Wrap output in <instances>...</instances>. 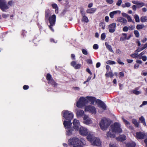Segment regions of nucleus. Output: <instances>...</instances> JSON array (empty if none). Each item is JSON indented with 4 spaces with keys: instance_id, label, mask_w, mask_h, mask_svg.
<instances>
[{
    "instance_id": "obj_1",
    "label": "nucleus",
    "mask_w": 147,
    "mask_h": 147,
    "mask_svg": "<svg viewBox=\"0 0 147 147\" xmlns=\"http://www.w3.org/2000/svg\"><path fill=\"white\" fill-rule=\"evenodd\" d=\"M122 132V130L120 128V125L118 123H115L113 125L111 126V129L107 133V137H114L115 133H120Z\"/></svg>"
},
{
    "instance_id": "obj_2",
    "label": "nucleus",
    "mask_w": 147,
    "mask_h": 147,
    "mask_svg": "<svg viewBox=\"0 0 147 147\" xmlns=\"http://www.w3.org/2000/svg\"><path fill=\"white\" fill-rule=\"evenodd\" d=\"M87 139L93 146H99L101 144V142L99 138L94 137L92 133H89Z\"/></svg>"
},
{
    "instance_id": "obj_3",
    "label": "nucleus",
    "mask_w": 147,
    "mask_h": 147,
    "mask_svg": "<svg viewBox=\"0 0 147 147\" xmlns=\"http://www.w3.org/2000/svg\"><path fill=\"white\" fill-rule=\"evenodd\" d=\"M68 144L73 147H83L84 143L78 138L74 137L70 139L68 141Z\"/></svg>"
},
{
    "instance_id": "obj_4",
    "label": "nucleus",
    "mask_w": 147,
    "mask_h": 147,
    "mask_svg": "<svg viewBox=\"0 0 147 147\" xmlns=\"http://www.w3.org/2000/svg\"><path fill=\"white\" fill-rule=\"evenodd\" d=\"M99 125L100 129L102 130H106L110 125L109 121L106 118H102L100 122Z\"/></svg>"
},
{
    "instance_id": "obj_5",
    "label": "nucleus",
    "mask_w": 147,
    "mask_h": 147,
    "mask_svg": "<svg viewBox=\"0 0 147 147\" xmlns=\"http://www.w3.org/2000/svg\"><path fill=\"white\" fill-rule=\"evenodd\" d=\"M62 116L66 120H71L74 117V115L71 112L63 111L62 112Z\"/></svg>"
},
{
    "instance_id": "obj_6",
    "label": "nucleus",
    "mask_w": 147,
    "mask_h": 147,
    "mask_svg": "<svg viewBox=\"0 0 147 147\" xmlns=\"http://www.w3.org/2000/svg\"><path fill=\"white\" fill-rule=\"evenodd\" d=\"M88 102V100L86 98L80 97L77 102L76 106L79 108H82Z\"/></svg>"
},
{
    "instance_id": "obj_7",
    "label": "nucleus",
    "mask_w": 147,
    "mask_h": 147,
    "mask_svg": "<svg viewBox=\"0 0 147 147\" xmlns=\"http://www.w3.org/2000/svg\"><path fill=\"white\" fill-rule=\"evenodd\" d=\"M49 21L50 24V25L49 26L50 29L53 32L54 31V30L52 26L55 25L56 21V16L53 15L50 17L49 18Z\"/></svg>"
},
{
    "instance_id": "obj_8",
    "label": "nucleus",
    "mask_w": 147,
    "mask_h": 147,
    "mask_svg": "<svg viewBox=\"0 0 147 147\" xmlns=\"http://www.w3.org/2000/svg\"><path fill=\"white\" fill-rule=\"evenodd\" d=\"M78 131L79 134L83 136H86L88 134V130L87 128L82 126H81L79 128Z\"/></svg>"
},
{
    "instance_id": "obj_9",
    "label": "nucleus",
    "mask_w": 147,
    "mask_h": 147,
    "mask_svg": "<svg viewBox=\"0 0 147 147\" xmlns=\"http://www.w3.org/2000/svg\"><path fill=\"white\" fill-rule=\"evenodd\" d=\"M85 111H88L92 114H96V110L94 107L91 105L86 106L85 107Z\"/></svg>"
},
{
    "instance_id": "obj_10",
    "label": "nucleus",
    "mask_w": 147,
    "mask_h": 147,
    "mask_svg": "<svg viewBox=\"0 0 147 147\" xmlns=\"http://www.w3.org/2000/svg\"><path fill=\"white\" fill-rule=\"evenodd\" d=\"M0 7L3 11H5V9L8 8L6 3L4 0H0Z\"/></svg>"
},
{
    "instance_id": "obj_11",
    "label": "nucleus",
    "mask_w": 147,
    "mask_h": 147,
    "mask_svg": "<svg viewBox=\"0 0 147 147\" xmlns=\"http://www.w3.org/2000/svg\"><path fill=\"white\" fill-rule=\"evenodd\" d=\"M147 135L146 134L141 132H137L136 133V138L138 139H142L146 137Z\"/></svg>"
},
{
    "instance_id": "obj_12",
    "label": "nucleus",
    "mask_w": 147,
    "mask_h": 147,
    "mask_svg": "<svg viewBox=\"0 0 147 147\" xmlns=\"http://www.w3.org/2000/svg\"><path fill=\"white\" fill-rule=\"evenodd\" d=\"M73 124L74 128L76 131H78L80 125V123L79 120L74 119V120Z\"/></svg>"
},
{
    "instance_id": "obj_13",
    "label": "nucleus",
    "mask_w": 147,
    "mask_h": 147,
    "mask_svg": "<svg viewBox=\"0 0 147 147\" xmlns=\"http://www.w3.org/2000/svg\"><path fill=\"white\" fill-rule=\"evenodd\" d=\"M116 27V23H113L109 25V31L111 33H113L115 31Z\"/></svg>"
},
{
    "instance_id": "obj_14",
    "label": "nucleus",
    "mask_w": 147,
    "mask_h": 147,
    "mask_svg": "<svg viewBox=\"0 0 147 147\" xmlns=\"http://www.w3.org/2000/svg\"><path fill=\"white\" fill-rule=\"evenodd\" d=\"M67 135L68 136H71L75 134V131L73 128L71 127L66 129Z\"/></svg>"
},
{
    "instance_id": "obj_15",
    "label": "nucleus",
    "mask_w": 147,
    "mask_h": 147,
    "mask_svg": "<svg viewBox=\"0 0 147 147\" xmlns=\"http://www.w3.org/2000/svg\"><path fill=\"white\" fill-rule=\"evenodd\" d=\"M71 120H68L64 121L63 124L66 129L71 127L72 123H71Z\"/></svg>"
},
{
    "instance_id": "obj_16",
    "label": "nucleus",
    "mask_w": 147,
    "mask_h": 147,
    "mask_svg": "<svg viewBox=\"0 0 147 147\" xmlns=\"http://www.w3.org/2000/svg\"><path fill=\"white\" fill-rule=\"evenodd\" d=\"M96 102L100 106V107L102 108L103 110H105L106 109V107L105 104L100 100H97L96 101Z\"/></svg>"
},
{
    "instance_id": "obj_17",
    "label": "nucleus",
    "mask_w": 147,
    "mask_h": 147,
    "mask_svg": "<svg viewBox=\"0 0 147 147\" xmlns=\"http://www.w3.org/2000/svg\"><path fill=\"white\" fill-rule=\"evenodd\" d=\"M71 65L73 66L75 69H78L80 68L81 65L80 64H76V63L75 61H73L71 63Z\"/></svg>"
},
{
    "instance_id": "obj_18",
    "label": "nucleus",
    "mask_w": 147,
    "mask_h": 147,
    "mask_svg": "<svg viewBox=\"0 0 147 147\" xmlns=\"http://www.w3.org/2000/svg\"><path fill=\"white\" fill-rule=\"evenodd\" d=\"M121 11L119 10H116L113 11L112 12H110L109 13V16L110 18L112 19L114 18V16L117 13H119V14H120L121 13Z\"/></svg>"
},
{
    "instance_id": "obj_19",
    "label": "nucleus",
    "mask_w": 147,
    "mask_h": 147,
    "mask_svg": "<svg viewBox=\"0 0 147 147\" xmlns=\"http://www.w3.org/2000/svg\"><path fill=\"white\" fill-rule=\"evenodd\" d=\"M86 99L88 100V102L89 101L91 102V104H93L94 102L96 101V98L94 97L87 96L86 97Z\"/></svg>"
},
{
    "instance_id": "obj_20",
    "label": "nucleus",
    "mask_w": 147,
    "mask_h": 147,
    "mask_svg": "<svg viewBox=\"0 0 147 147\" xmlns=\"http://www.w3.org/2000/svg\"><path fill=\"white\" fill-rule=\"evenodd\" d=\"M84 114V112L81 110H77L76 115L78 117H80L82 116Z\"/></svg>"
},
{
    "instance_id": "obj_21",
    "label": "nucleus",
    "mask_w": 147,
    "mask_h": 147,
    "mask_svg": "<svg viewBox=\"0 0 147 147\" xmlns=\"http://www.w3.org/2000/svg\"><path fill=\"white\" fill-rule=\"evenodd\" d=\"M125 40H127V34L126 33H122L121 36L120 37V40L121 41H123Z\"/></svg>"
},
{
    "instance_id": "obj_22",
    "label": "nucleus",
    "mask_w": 147,
    "mask_h": 147,
    "mask_svg": "<svg viewBox=\"0 0 147 147\" xmlns=\"http://www.w3.org/2000/svg\"><path fill=\"white\" fill-rule=\"evenodd\" d=\"M117 20L119 22L124 24H126L127 22L126 19L122 17H119L118 18Z\"/></svg>"
},
{
    "instance_id": "obj_23",
    "label": "nucleus",
    "mask_w": 147,
    "mask_h": 147,
    "mask_svg": "<svg viewBox=\"0 0 147 147\" xmlns=\"http://www.w3.org/2000/svg\"><path fill=\"white\" fill-rule=\"evenodd\" d=\"M116 139L118 141H122L126 140V137L124 135H121L119 137L117 138Z\"/></svg>"
},
{
    "instance_id": "obj_24",
    "label": "nucleus",
    "mask_w": 147,
    "mask_h": 147,
    "mask_svg": "<svg viewBox=\"0 0 147 147\" xmlns=\"http://www.w3.org/2000/svg\"><path fill=\"white\" fill-rule=\"evenodd\" d=\"M105 45L107 49L109 51L112 53H114V51L112 49L111 46L109 45L108 43L106 42L105 43Z\"/></svg>"
},
{
    "instance_id": "obj_25",
    "label": "nucleus",
    "mask_w": 147,
    "mask_h": 147,
    "mask_svg": "<svg viewBox=\"0 0 147 147\" xmlns=\"http://www.w3.org/2000/svg\"><path fill=\"white\" fill-rule=\"evenodd\" d=\"M96 10V9L95 8H92L88 9L86 11V12L88 13H94Z\"/></svg>"
},
{
    "instance_id": "obj_26",
    "label": "nucleus",
    "mask_w": 147,
    "mask_h": 147,
    "mask_svg": "<svg viewBox=\"0 0 147 147\" xmlns=\"http://www.w3.org/2000/svg\"><path fill=\"white\" fill-rule=\"evenodd\" d=\"M83 123L86 125H89L92 123V121L90 119L88 118L84 121Z\"/></svg>"
},
{
    "instance_id": "obj_27",
    "label": "nucleus",
    "mask_w": 147,
    "mask_h": 147,
    "mask_svg": "<svg viewBox=\"0 0 147 147\" xmlns=\"http://www.w3.org/2000/svg\"><path fill=\"white\" fill-rule=\"evenodd\" d=\"M138 88H135L134 90H133V93L136 95H138L140 94L141 92L140 91L138 90Z\"/></svg>"
},
{
    "instance_id": "obj_28",
    "label": "nucleus",
    "mask_w": 147,
    "mask_h": 147,
    "mask_svg": "<svg viewBox=\"0 0 147 147\" xmlns=\"http://www.w3.org/2000/svg\"><path fill=\"white\" fill-rule=\"evenodd\" d=\"M136 145V144L134 142L129 143L126 144L127 147H135Z\"/></svg>"
},
{
    "instance_id": "obj_29",
    "label": "nucleus",
    "mask_w": 147,
    "mask_h": 147,
    "mask_svg": "<svg viewBox=\"0 0 147 147\" xmlns=\"http://www.w3.org/2000/svg\"><path fill=\"white\" fill-rule=\"evenodd\" d=\"M145 27L144 24H138L136 26V29L139 30L142 29Z\"/></svg>"
},
{
    "instance_id": "obj_30",
    "label": "nucleus",
    "mask_w": 147,
    "mask_h": 147,
    "mask_svg": "<svg viewBox=\"0 0 147 147\" xmlns=\"http://www.w3.org/2000/svg\"><path fill=\"white\" fill-rule=\"evenodd\" d=\"M140 20L142 22H145L147 20V17L143 16L140 18Z\"/></svg>"
},
{
    "instance_id": "obj_31",
    "label": "nucleus",
    "mask_w": 147,
    "mask_h": 147,
    "mask_svg": "<svg viewBox=\"0 0 147 147\" xmlns=\"http://www.w3.org/2000/svg\"><path fill=\"white\" fill-rule=\"evenodd\" d=\"M139 120L140 121L143 123V125L144 126L146 125V124L145 121V119L144 117L142 116L140 118H139Z\"/></svg>"
},
{
    "instance_id": "obj_32",
    "label": "nucleus",
    "mask_w": 147,
    "mask_h": 147,
    "mask_svg": "<svg viewBox=\"0 0 147 147\" xmlns=\"http://www.w3.org/2000/svg\"><path fill=\"white\" fill-rule=\"evenodd\" d=\"M121 6L123 8L128 7L131 6V3L129 2H127L125 3V4H122Z\"/></svg>"
},
{
    "instance_id": "obj_33",
    "label": "nucleus",
    "mask_w": 147,
    "mask_h": 147,
    "mask_svg": "<svg viewBox=\"0 0 147 147\" xmlns=\"http://www.w3.org/2000/svg\"><path fill=\"white\" fill-rule=\"evenodd\" d=\"M105 76H106L108 77H111L112 78L114 76L113 73L111 72H109L108 73H106Z\"/></svg>"
},
{
    "instance_id": "obj_34",
    "label": "nucleus",
    "mask_w": 147,
    "mask_h": 147,
    "mask_svg": "<svg viewBox=\"0 0 147 147\" xmlns=\"http://www.w3.org/2000/svg\"><path fill=\"white\" fill-rule=\"evenodd\" d=\"M132 122L134 124L135 126L136 127H138L139 125H138V123L137 122L136 120L133 119L132 120Z\"/></svg>"
},
{
    "instance_id": "obj_35",
    "label": "nucleus",
    "mask_w": 147,
    "mask_h": 147,
    "mask_svg": "<svg viewBox=\"0 0 147 147\" xmlns=\"http://www.w3.org/2000/svg\"><path fill=\"white\" fill-rule=\"evenodd\" d=\"M122 119L123 121V122L125 123V125L127 127H130V123L127 120L124 119L123 118H122Z\"/></svg>"
},
{
    "instance_id": "obj_36",
    "label": "nucleus",
    "mask_w": 147,
    "mask_h": 147,
    "mask_svg": "<svg viewBox=\"0 0 147 147\" xmlns=\"http://www.w3.org/2000/svg\"><path fill=\"white\" fill-rule=\"evenodd\" d=\"M49 83H50L52 85H54V86H56L57 84L52 79L49 82Z\"/></svg>"
},
{
    "instance_id": "obj_37",
    "label": "nucleus",
    "mask_w": 147,
    "mask_h": 147,
    "mask_svg": "<svg viewBox=\"0 0 147 147\" xmlns=\"http://www.w3.org/2000/svg\"><path fill=\"white\" fill-rule=\"evenodd\" d=\"M134 18L135 20V21L136 22H140L139 17L138 15H135L134 16Z\"/></svg>"
},
{
    "instance_id": "obj_38",
    "label": "nucleus",
    "mask_w": 147,
    "mask_h": 147,
    "mask_svg": "<svg viewBox=\"0 0 147 147\" xmlns=\"http://www.w3.org/2000/svg\"><path fill=\"white\" fill-rule=\"evenodd\" d=\"M134 34L136 37L138 38L140 36V34L139 32L137 30H135L134 31Z\"/></svg>"
},
{
    "instance_id": "obj_39",
    "label": "nucleus",
    "mask_w": 147,
    "mask_h": 147,
    "mask_svg": "<svg viewBox=\"0 0 147 147\" xmlns=\"http://www.w3.org/2000/svg\"><path fill=\"white\" fill-rule=\"evenodd\" d=\"M106 63L107 64H109L111 65L115 64L116 63L115 61L111 60H108L107 61Z\"/></svg>"
},
{
    "instance_id": "obj_40",
    "label": "nucleus",
    "mask_w": 147,
    "mask_h": 147,
    "mask_svg": "<svg viewBox=\"0 0 147 147\" xmlns=\"http://www.w3.org/2000/svg\"><path fill=\"white\" fill-rule=\"evenodd\" d=\"M82 20L86 23L88 22V18L86 16H84L83 17Z\"/></svg>"
},
{
    "instance_id": "obj_41",
    "label": "nucleus",
    "mask_w": 147,
    "mask_h": 147,
    "mask_svg": "<svg viewBox=\"0 0 147 147\" xmlns=\"http://www.w3.org/2000/svg\"><path fill=\"white\" fill-rule=\"evenodd\" d=\"M82 53L84 55H87L88 54V52L87 50L84 49H82Z\"/></svg>"
},
{
    "instance_id": "obj_42",
    "label": "nucleus",
    "mask_w": 147,
    "mask_h": 147,
    "mask_svg": "<svg viewBox=\"0 0 147 147\" xmlns=\"http://www.w3.org/2000/svg\"><path fill=\"white\" fill-rule=\"evenodd\" d=\"M47 79L49 81L52 79H51V76L49 74H48L47 76Z\"/></svg>"
},
{
    "instance_id": "obj_43",
    "label": "nucleus",
    "mask_w": 147,
    "mask_h": 147,
    "mask_svg": "<svg viewBox=\"0 0 147 147\" xmlns=\"http://www.w3.org/2000/svg\"><path fill=\"white\" fill-rule=\"evenodd\" d=\"M138 55V53L136 52V51L135 52V53L132 54H131L130 56L131 57L133 58H136L137 56Z\"/></svg>"
},
{
    "instance_id": "obj_44",
    "label": "nucleus",
    "mask_w": 147,
    "mask_h": 147,
    "mask_svg": "<svg viewBox=\"0 0 147 147\" xmlns=\"http://www.w3.org/2000/svg\"><path fill=\"white\" fill-rule=\"evenodd\" d=\"M100 26L101 27L102 29L104 30L105 28V24L104 23L102 22L100 23Z\"/></svg>"
},
{
    "instance_id": "obj_45",
    "label": "nucleus",
    "mask_w": 147,
    "mask_h": 147,
    "mask_svg": "<svg viewBox=\"0 0 147 147\" xmlns=\"http://www.w3.org/2000/svg\"><path fill=\"white\" fill-rule=\"evenodd\" d=\"M122 3V0H118L116 3V5L118 6H120Z\"/></svg>"
},
{
    "instance_id": "obj_46",
    "label": "nucleus",
    "mask_w": 147,
    "mask_h": 147,
    "mask_svg": "<svg viewBox=\"0 0 147 147\" xmlns=\"http://www.w3.org/2000/svg\"><path fill=\"white\" fill-rule=\"evenodd\" d=\"M105 33H103L101 36V39L102 40H104L105 38Z\"/></svg>"
},
{
    "instance_id": "obj_47",
    "label": "nucleus",
    "mask_w": 147,
    "mask_h": 147,
    "mask_svg": "<svg viewBox=\"0 0 147 147\" xmlns=\"http://www.w3.org/2000/svg\"><path fill=\"white\" fill-rule=\"evenodd\" d=\"M128 27V30H134L135 28L134 26L132 25Z\"/></svg>"
},
{
    "instance_id": "obj_48",
    "label": "nucleus",
    "mask_w": 147,
    "mask_h": 147,
    "mask_svg": "<svg viewBox=\"0 0 147 147\" xmlns=\"http://www.w3.org/2000/svg\"><path fill=\"white\" fill-rule=\"evenodd\" d=\"M128 27L127 26H124L123 28V30L125 32H126L128 30Z\"/></svg>"
},
{
    "instance_id": "obj_49",
    "label": "nucleus",
    "mask_w": 147,
    "mask_h": 147,
    "mask_svg": "<svg viewBox=\"0 0 147 147\" xmlns=\"http://www.w3.org/2000/svg\"><path fill=\"white\" fill-rule=\"evenodd\" d=\"M93 48L94 49H97L98 48V46L97 44H94L93 45Z\"/></svg>"
},
{
    "instance_id": "obj_50",
    "label": "nucleus",
    "mask_w": 147,
    "mask_h": 147,
    "mask_svg": "<svg viewBox=\"0 0 147 147\" xmlns=\"http://www.w3.org/2000/svg\"><path fill=\"white\" fill-rule=\"evenodd\" d=\"M126 18L129 22H133L132 19L128 15Z\"/></svg>"
},
{
    "instance_id": "obj_51",
    "label": "nucleus",
    "mask_w": 147,
    "mask_h": 147,
    "mask_svg": "<svg viewBox=\"0 0 147 147\" xmlns=\"http://www.w3.org/2000/svg\"><path fill=\"white\" fill-rule=\"evenodd\" d=\"M117 61L118 63L120 64L123 65L124 64V63L123 62H122L121 61V59H117Z\"/></svg>"
},
{
    "instance_id": "obj_52",
    "label": "nucleus",
    "mask_w": 147,
    "mask_h": 147,
    "mask_svg": "<svg viewBox=\"0 0 147 147\" xmlns=\"http://www.w3.org/2000/svg\"><path fill=\"white\" fill-rule=\"evenodd\" d=\"M106 2L108 3L111 4L114 2L113 0H106Z\"/></svg>"
},
{
    "instance_id": "obj_53",
    "label": "nucleus",
    "mask_w": 147,
    "mask_h": 147,
    "mask_svg": "<svg viewBox=\"0 0 147 147\" xmlns=\"http://www.w3.org/2000/svg\"><path fill=\"white\" fill-rule=\"evenodd\" d=\"M9 16V14H3L2 15V17L4 18H6Z\"/></svg>"
},
{
    "instance_id": "obj_54",
    "label": "nucleus",
    "mask_w": 147,
    "mask_h": 147,
    "mask_svg": "<svg viewBox=\"0 0 147 147\" xmlns=\"http://www.w3.org/2000/svg\"><path fill=\"white\" fill-rule=\"evenodd\" d=\"M86 62L88 64H92V61L91 59H88L86 60Z\"/></svg>"
},
{
    "instance_id": "obj_55",
    "label": "nucleus",
    "mask_w": 147,
    "mask_h": 147,
    "mask_svg": "<svg viewBox=\"0 0 147 147\" xmlns=\"http://www.w3.org/2000/svg\"><path fill=\"white\" fill-rule=\"evenodd\" d=\"M141 59L144 61H146L147 60V57L146 56H143L142 57Z\"/></svg>"
},
{
    "instance_id": "obj_56",
    "label": "nucleus",
    "mask_w": 147,
    "mask_h": 147,
    "mask_svg": "<svg viewBox=\"0 0 147 147\" xmlns=\"http://www.w3.org/2000/svg\"><path fill=\"white\" fill-rule=\"evenodd\" d=\"M138 5H140V6L141 7H142L143 6H145H145L146 5H145V4L144 3H143V2L140 3V2H139V4H138Z\"/></svg>"
},
{
    "instance_id": "obj_57",
    "label": "nucleus",
    "mask_w": 147,
    "mask_h": 147,
    "mask_svg": "<svg viewBox=\"0 0 147 147\" xmlns=\"http://www.w3.org/2000/svg\"><path fill=\"white\" fill-rule=\"evenodd\" d=\"M147 105V101H144L143 102L142 104L140 106V107H141L143 105Z\"/></svg>"
},
{
    "instance_id": "obj_58",
    "label": "nucleus",
    "mask_w": 147,
    "mask_h": 147,
    "mask_svg": "<svg viewBox=\"0 0 147 147\" xmlns=\"http://www.w3.org/2000/svg\"><path fill=\"white\" fill-rule=\"evenodd\" d=\"M139 1H132V2L134 4L138 5L139 4Z\"/></svg>"
},
{
    "instance_id": "obj_59",
    "label": "nucleus",
    "mask_w": 147,
    "mask_h": 147,
    "mask_svg": "<svg viewBox=\"0 0 147 147\" xmlns=\"http://www.w3.org/2000/svg\"><path fill=\"white\" fill-rule=\"evenodd\" d=\"M143 50L142 49V48H138L137 50H136L135 51L136 52L138 53V52H140Z\"/></svg>"
},
{
    "instance_id": "obj_60",
    "label": "nucleus",
    "mask_w": 147,
    "mask_h": 147,
    "mask_svg": "<svg viewBox=\"0 0 147 147\" xmlns=\"http://www.w3.org/2000/svg\"><path fill=\"white\" fill-rule=\"evenodd\" d=\"M116 52L117 54H120L121 53V51L119 49H118L116 50Z\"/></svg>"
},
{
    "instance_id": "obj_61",
    "label": "nucleus",
    "mask_w": 147,
    "mask_h": 147,
    "mask_svg": "<svg viewBox=\"0 0 147 147\" xmlns=\"http://www.w3.org/2000/svg\"><path fill=\"white\" fill-rule=\"evenodd\" d=\"M29 86L27 85H24L23 87V88L24 90H27L28 89Z\"/></svg>"
},
{
    "instance_id": "obj_62",
    "label": "nucleus",
    "mask_w": 147,
    "mask_h": 147,
    "mask_svg": "<svg viewBox=\"0 0 147 147\" xmlns=\"http://www.w3.org/2000/svg\"><path fill=\"white\" fill-rule=\"evenodd\" d=\"M88 115H84L83 118L84 121H85V120L87 119H88Z\"/></svg>"
},
{
    "instance_id": "obj_63",
    "label": "nucleus",
    "mask_w": 147,
    "mask_h": 147,
    "mask_svg": "<svg viewBox=\"0 0 147 147\" xmlns=\"http://www.w3.org/2000/svg\"><path fill=\"white\" fill-rule=\"evenodd\" d=\"M122 16H123V17H127L128 16V15H127V14L126 13H122Z\"/></svg>"
},
{
    "instance_id": "obj_64",
    "label": "nucleus",
    "mask_w": 147,
    "mask_h": 147,
    "mask_svg": "<svg viewBox=\"0 0 147 147\" xmlns=\"http://www.w3.org/2000/svg\"><path fill=\"white\" fill-rule=\"evenodd\" d=\"M146 47H147V43H146L144 45V46L142 47V49L143 50L145 48H146Z\"/></svg>"
}]
</instances>
